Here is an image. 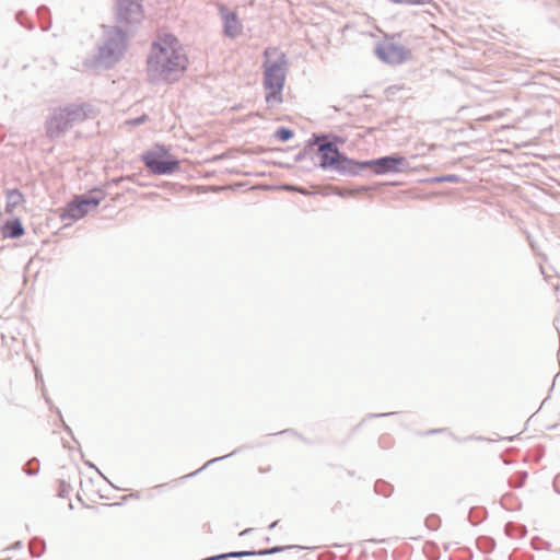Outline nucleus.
<instances>
[{
  "label": "nucleus",
  "mask_w": 560,
  "mask_h": 560,
  "mask_svg": "<svg viewBox=\"0 0 560 560\" xmlns=\"http://www.w3.org/2000/svg\"><path fill=\"white\" fill-rule=\"evenodd\" d=\"M24 201L23 194L18 189H11L7 191V205L5 212L12 213L16 207L21 206Z\"/></svg>",
  "instance_id": "obj_10"
},
{
  "label": "nucleus",
  "mask_w": 560,
  "mask_h": 560,
  "mask_svg": "<svg viewBox=\"0 0 560 560\" xmlns=\"http://www.w3.org/2000/svg\"><path fill=\"white\" fill-rule=\"evenodd\" d=\"M224 34L229 37H237L242 34L243 25L235 12L223 11Z\"/></svg>",
  "instance_id": "obj_7"
},
{
  "label": "nucleus",
  "mask_w": 560,
  "mask_h": 560,
  "mask_svg": "<svg viewBox=\"0 0 560 560\" xmlns=\"http://www.w3.org/2000/svg\"><path fill=\"white\" fill-rule=\"evenodd\" d=\"M276 137L282 142H284L293 137V132L288 128H280L276 131Z\"/></svg>",
  "instance_id": "obj_12"
},
{
  "label": "nucleus",
  "mask_w": 560,
  "mask_h": 560,
  "mask_svg": "<svg viewBox=\"0 0 560 560\" xmlns=\"http://www.w3.org/2000/svg\"><path fill=\"white\" fill-rule=\"evenodd\" d=\"M58 485H59V488H58L59 495L60 497L69 495V493L72 490L71 485L69 482H67L66 480H59Z\"/></svg>",
  "instance_id": "obj_13"
},
{
  "label": "nucleus",
  "mask_w": 560,
  "mask_h": 560,
  "mask_svg": "<svg viewBox=\"0 0 560 560\" xmlns=\"http://www.w3.org/2000/svg\"><path fill=\"white\" fill-rule=\"evenodd\" d=\"M243 555H246V553H245V552H241V553H231L230 556L235 557V556H243Z\"/></svg>",
  "instance_id": "obj_15"
},
{
  "label": "nucleus",
  "mask_w": 560,
  "mask_h": 560,
  "mask_svg": "<svg viewBox=\"0 0 560 560\" xmlns=\"http://www.w3.org/2000/svg\"><path fill=\"white\" fill-rule=\"evenodd\" d=\"M126 49V43L124 35H118V40L110 43L106 48L103 49V55L106 57H119Z\"/></svg>",
  "instance_id": "obj_11"
},
{
  "label": "nucleus",
  "mask_w": 560,
  "mask_h": 560,
  "mask_svg": "<svg viewBox=\"0 0 560 560\" xmlns=\"http://www.w3.org/2000/svg\"><path fill=\"white\" fill-rule=\"evenodd\" d=\"M264 89L266 103L278 106L283 102V88L287 79L288 59L277 47H268L264 52Z\"/></svg>",
  "instance_id": "obj_2"
},
{
  "label": "nucleus",
  "mask_w": 560,
  "mask_h": 560,
  "mask_svg": "<svg viewBox=\"0 0 560 560\" xmlns=\"http://www.w3.org/2000/svg\"><path fill=\"white\" fill-rule=\"evenodd\" d=\"M377 56L389 65H399L410 58V51L394 38H385L376 48Z\"/></svg>",
  "instance_id": "obj_4"
},
{
  "label": "nucleus",
  "mask_w": 560,
  "mask_h": 560,
  "mask_svg": "<svg viewBox=\"0 0 560 560\" xmlns=\"http://www.w3.org/2000/svg\"><path fill=\"white\" fill-rule=\"evenodd\" d=\"M141 159L145 167L155 175L172 174L179 170V161L163 145H154Z\"/></svg>",
  "instance_id": "obj_3"
},
{
  "label": "nucleus",
  "mask_w": 560,
  "mask_h": 560,
  "mask_svg": "<svg viewBox=\"0 0 560 560\" xmlns=\"http://www.w3.org/2000/svg\"><path fill=\"white\" fill-rule=\"evenodd\" d=\"M4 238H19L24 234V228L19 219L10 220L1 229Z\"/></svg>",
  "instance_id": "obj_9"
},
{
  "label": "nucleus",
  "mask_w": 560,
  "mask_h": 560,
  "mask_svg": "<svg viewBox=\"0 0 560 560\" xmlns=\"http://www.w3.org/2000/svg\"><path fill=\"white\" fill-rule=\"evenodd\" d=\"M372 163L378 166L381 172H397L400 170L399 166L406 164V159L401 156H385Z\"/></svg>",
  "instance_id": "obj_8"
},
{
  "label": "nucleus",
  "mask_w": 560,
  "mask_h": 560,
  "mask_svg": "<svg viewBox=\"0 0 560 560\" xmlns=\"http://www.w3.org/2000/svg\"><path fill=\"white\" fill-rule=\"evenodd\" d=\"M439 182H455L457 180V177L455 175H450V176H446V177H442V178H439L438 179Z\"/></svg>",
  "instance_id": "obj_14"
},
{
  "label": "nucleus",
  "mask_w": 560,
  "mask_h": 560,
  "mask_svg": "<svg viewBox=\"0 0 560 560\" xmlns=\"http://www.w3.org/2000/svg\"><path fill=\"white\" fill-rule=\"evenodd\" d=\"M101 202V198L96 197H75L61 213V219L79 220L82 219L89 211L95 209Z\"/></svg>",
  "instance_id": "obj_5"
},
{
  "label": "nucleus",
  "mask_w": 560,
  "mask_h": 560,
  "mask_svg": "<svg viewBox=\"0 0 560 560\" xmlns=\"http://www.w3.org/2000/svg\"><path fill=\"white\" fill-rule=\"evenodd\" d=\"M187 65L188 58L174 35H161L152 44L147 60L148 73L152 78L164 81L173 80L186 70Z\"/></svg>",
  "instance_id": "obj_1"
},
{
  "label": "nucleus",
  "mask_w": 560,
  "mask_h": 560,
  "mask_svg": "<svg viewBox=\"0 0 560 560\" xmlns=\"http://www.w3.org/2000/svg\"><path fill=\"white\" fill-rule=\"evenodd\" d=\"M320 166L324 168H339L347 161L342 158L338 149L331 143L322 144L318 149Z\"/></svg>",
  "instance_id": "obj_6"
}]
</instances>
